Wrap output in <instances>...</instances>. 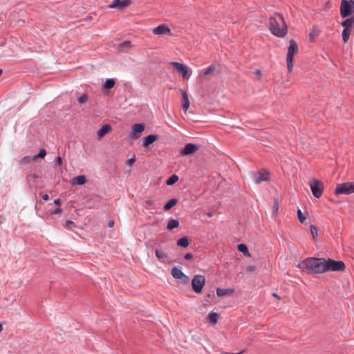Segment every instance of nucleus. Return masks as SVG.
Returning <instances> with one entry per match:
<instances>
[{
  "label": "nucleus",
  "mask_w": 354,
  "mask_h": 354,
  "mask_svg": "<svg viewBox=\"0 0 354 354\" xmlns=\"http://www.w3.org/2000/svg\"><path fill=\"white\" fill-rule=\"evenodd\" d=\"M183 97V109L185 112L187 111L189 107V101L188 98V95L185 91H183L182 93Z\"/></svg>",
  "instance_id": "20"
},
{
  "label": "nucleus",
  "mask_w": 354,
  "mask_h": 354,
  "mask_svg": "<svg viewBox=\"0 0 354 354\" xmlns=\"http://www.w3.org/2000/svg\"><path fill=\"white\" fill-rule=\"evenodd\" d=\"M205 283V279L204 276L201 274L195 275L192 280V286L193 290L196 293H201L203 290Z\"/></svg>",
  "instance_id": "7"
},
{
  "label": "nucleus",
  "mask_w": 354,
  "mask_h": 354,
  "mask_svg": "<svg viewBox=\"0 0 354 354\" xmlns=\"http://www.w3.org/2000/svg\"><path fill=\"white\" fill-rule=\"evenodd\" d=\"M75 225L74 222H73L72 221H67L66 222L65 227L71 230V229H72V227L75 226Z\"/></svg>",
  "instance_id": "39"
},
{
  "label": "nucleus",
  "mask_w": 354,
  "mask_h": 354,
  "mask_svg": "<svg viewBox=\"0 0 354 354\" xmlns=\"http://www.w3.org/2000/svg\"><path fill=\"white\" fill-rule=\"evenodd\" d=\"M193 254L192 253H187L185 254V255L184 256V258L186 259V260H191L193 259Z\"/></svg>",
  "instance_id": "41"
},
{
  "label": "nucleus",
  "mask_w": 354,
  "mask_h": 354,
  "mask_svg": "<svg viewBox=\"0 0 354 354\" xmlns=\"http://www.w3.org/2000/svg\"><path fill=\"white\" fill-rule=\"evenodd\" d=\"M341 26L343 28H352L354 26V17L346 19L341 23Z\"/></svg>",
  "instance_id": "21"
},
{
  "label": "nucleus",
  "mask_w": 354,
  "mask_h": 354,
  "mask_svg": "<svg viewBox=\"0 0 354 354\" xmlns=\"http://www.w3.org/2000/svg\"><path fill=\"white\" fill-rule=\"evenodd\" d=\"M354 13V1L342 0L340 4V15L342 17H348Z\"/></svg>",
  "instance_id": "4"
},
{
  "label": "nucleus",
  "mask_w": 354,
  "mask_h": 354,
  "mask_svg": "<svg viewBox=\"0 0 354 354\" xmlns=\"http://www.w3.org/2000/svg\"><path fill=\"white\" fill-rule=\"evenodd\" d=\"M299 267L310 274H322L329 271H343L346 268L342 261L316 257L306 258L300 262Z\"/></svg>",
  "instance_id": "1"
},
{
  "label": "nucleus",
  "mask_w": 354,
  "mask_h": 354,
  "mask_svg": "<svg viewBox=\"0 0 354 354\" xmlns=\"http://www.w3.org/2000/svg\"><path fill=\"white\" fill-rule=\"evenodd\" d=\"M171 64L175 71L182 74L184 79L187 80L189 77V70L185 65L176 62H173Z\"/></svg>",
  "instance_id": "10"
},
{
  "label": "nucleus",
  "mask_w": 354,
  "mask_h": 354,
  "mask_svg": "<svg viewBox=\"0 0 354 354\" xmlns=\"http://www.w3.org/2000/svg\"><path fill=\"white\" fill-rule=\"evenodd\" d=\"M35 160V156H24L21 160V162L24 164H28L32 161Z\"/></svg>",
  "instance_id": "33"
},
{
  "label": "nucleus",
  "mask_w": 354,
  "mask_h": 354,
  "mask_svg": "<svg viewBox=\"0 0 354 354\" xmlns=\"http://www.w3.org/2000/svg\"><path fill=\"white\" fill-rule=\"evenodd\" d=\"M207 216L209 217H211L212 216V214L211 212L207 213Z\"/></svg>",
  "instance_id": "53"
},
{
  "label": "nucleus",
  "mask_w": 354,
  "mask_h": 354,
  "mask_svg": "<svg viewBox=\"0 0 354 354\" xmlns=\"http://www.w3.org/2000/svg\"><path fill=\"white\" fill-rule=\"evenodd\" d=\"M131 46V41H125L120 44L118 49L120 52H124L127 48H129Z\"/></svg>",
  "instance_id": "29"
},
{
  "label": "nucleus",
  "mask_w": 354,
  "mask_h": 354,
  "mask_svg": "<svg viewBox=\"0 0 354 354\" xmlns=\"http://www.w3.org/2000/svg\"><path fill=\"white\" fill-rule=\"evenodd\" d=\"M152 32L156 35H170L171 30L167 26L161 24L153 28Z\"/></svg>",
  "instance_id": "12"
},
{
  "label": "nucleus",
  "mask_w": 354,
  "mask_h": 354,
  "mask_svg": "<svg viewBox=\"0 0 354 354\" xmlns=\"http://www.w3.org/2000/svg\"><path fill=\"white\" fill-rule=\"evenodd\" d=\"M209 320L213 324H216L218 321V315L216 313H209L208 315Z\"/></svg>",
  "instance_id": "32"
},
{
  "label": "nucleus",
  "mask_w": 354,
  "mask_h": 354,
  "mask_svg": "<svg viewBox=\"0 0 354 354\" xmlns=\"http://www.w3.org/2000/svg\"><path fill=\"white\" fill-rule=\"evenodd\" d=\"M87 100H88V95H87V94H83L82 96H80V97L78 98V102H79L80 104H84V103H85Z\"/></svg>",
  "instance_id": "38"
},
{
  "label": "nucleus",
  "mask_w": 354,
  "mask_h": 354,
  "mask_svg": "<svg viewBox=\"0 0 354 354\" xmlns=\"http://www.w3.org/2000/svg\"><path fill=\"white\" fill-rule=\"evenodd\" d=\"M129 5L128 0H114L113 2L109 5V8H115L117 7H125Z\"/></svg>",
  "instance_id": "17"
},
{
  "label": "nucleus",
  "mask_w": 354,
  "mask_h": 354,
  "mask_svg": "<svg viewBox=\"0 0 354 354\" xmlns=\"http://www.w3.org/2000/svg\"><path fill=\"white\" fill-rule=\"evenodd\" d=\"M28 179H30V178H39V176L36 174H28V176H27Z\"/></svg>",
  "instance_id": "44"
},
{
  "label": "nucleus",
  "mask_w": 354,
  "mask_h": 354,
  "mask_svg": "<svg viewBox=\"0 0 354 354\" xmlns=\"http://www.w3.org/2000/svg\"><path fill=\"white\" fill-rule=\"evenodd\" d=\"M156 257L158 259V260L162 263H166L168 261V256L163 251L160 250H156L155 252Z\"/></svg>",
  "instance_id": "18"
},
{
  "label": "nucleus",
  "mask_w": 354,
  "mask_h": 354,
  "mask_svg": "<svg viewBox=\"0 0 354 354\" xmlns=\"http://www.w3.org/2000/svg\"><path fill=\"white\" fill-rule=\"evenodd\" d=\"M171 274L175 279H182L184 277L186 281L188 279V277L182 272V270L176 267L172 268Z\"/></svg>",
  "instance_id": "15"
},
{
  "label": "nucleus",
  "mask_w": 354,
  "mask_h": 354,
  "mask_svg": "<svg viewBox=\"0 0 354 354\" xmlns=\"http://www.w3.org/2000/svg\"><path fill=\"white\" fill-rule=\"evenodd\" d=\"M256 74L258 75V76H260L261 75V71L259 70H256Z\"/></svg>",
  "instance_id": "51"
},
{
  "label": "nucleus",
  "mask_w": 354,
  "mask_h": 354,
  "mask_svg": "<svg viewBox=\"0 0 354 354\" xmlns=\"http://www.w3.org/2000/svg\"><path fill=\"white\" fill-rule=\"evenodd\" d=\"M354 193V183L348 182L342 183L336 187L335 194H349Z\"/></svg>",
  "instance_id": "6"
},
{
  "label": "nucleus",
  "mask_w": 354,
  "mask_h": 354,
  "mask_svg": "<svg viewBox=\"0 0 354 354\" xmlns=\"http://www.w3.org/2000/svg\"><path fill=\"white\" fill-rule=\"evenodd\" d=\"M269 28L272 34L277 37H284L288 32L283 17L279 13L270 17Z\"/></svg>",
  "instance_id": "2"
},
{
  "label": "nucleus",
  "mask_w": 354,
  "mask_h": 354,
  "mask_svg": "<svg viewBox=\"0 0 354 354\" xmlns=\"http://www.w3.org/2000/svg\"><path fill=\"white\" fill-rule=\"evenodd\" d=\"M309 185L313 196L317 198H320L324 190L323 183L319 180L313 178L309 182Z\"/></svg>",
  "instance_id": "5"
},
{
  "label": "nucleus",
  "mask_w": 354,
  "mask_h": 354,
  "mask_svg": "<svg viewBox=\"0 0 354 354\" xmlns=\"http://www.w3.org/2000/svg\"><path fill=\"white\" fill-rule=\"evenodd\" d=\"M176 243L178 246L187 248L189 245V241L187 236H184L178 239Z\"/></svg>",
  "instance_id": "22"
},
{
  "label": "nucleus",
  "mask_w": 354,
  "mask_h": 354,
  "mask_svg": "<svg viewBox=\"0 0 354 354\" xmlns=\"http://www.w3.org/2000/svg\"><path fill=\"white\" fill-rule=\"evenodd\" d=\"M270 174L266 169H262L257 173H252V178L253 181L256 184H260L264 181H267L269 180Z\"/></svg>",
  "instance_id": "9"
},
{
  "label": "nucleus",
  "mask_w": 354,
  "mask_h": 354,
  "mask_svg": "<svg viewBox=\"0 0 354 354\" xmlns=\"http://www.w3.org/2000/svg\"><path fill=\"white\" fill-rule=\"evenodd\" d=\"M42 198L44 201H48L49 199V196L48 194H46L43 195Z\"/></svg>",
  "instance_id": "48"
},
{
  "label": "nucleus",
  "mask_w": 354,
  "mask_h": 354,
  "mask_svg": "<svg viewBox=\"0 0 354 354\" xmlns=\"http://www.w3.org/2000/svg\"><path fill=\"white\" fill-rule=\"evenodd\" d=\"M255 269V267L253 266H250L248 267V270L249 271H253Z\"/></svg>",
  "instance_id": "50"
},
{
  "label": "nucleus",
  "mask_w": 354,
  "mask_h": 354,
  "mask_svg": "<svg viewBox=\"0 0 354 354\" xmlns=\"http://www.w3.org/2000/svg\"><path fill=\"white\" fill-rule=\"evenodd\" d=\"M272 296H273V297H278V295H277L276 293H273V294H272Z\"/></svg>",
  "instance_id": "54"
},
{
  "label": "nucleus",
  "mask_w": 354,
  "mask_h": 354,
  "mask_svg": "<svg viewBox=\"0 0 354 354\" xmlns=\"http://www.w3.org/2000/svg\"><path fill=\"white\" fill-rule=\"evenodd\" d=\"M198 146L196 145L188 143L181 150L180 153L183 156L194 154L198 150Z\"/></svg>",
  "instance_id": "11"
},
{
  "label": "nucleus",
  "mask_w": 354,
  "mask_h": 354,
  "mask_svg": "<svg viewBox=\"0 0 354 354\" xmlns=\"http://www.w3.org/2000/svg\"><path fill=\"white\" fill-rule=\"evenodd\" d=\"M136 162V158L133 157L127 160L126 164L127 166H131Z\"/></svg>",
  "instance_id": "40"
},
{
  "label": "nucleus",
  "mask_w": 354,
  "mask_h": 354,
  "mask_svg": "<svg viewBox=\"0 0 354 354\" xmlns=\"http://www.w3.org/2000/svg\"><path fill=\"white\" fill-rule=\"evenodd\" d=\"M115 85V80L113 78L107 79L103 84L104 89L112 88Z\"/></svg>",
  "instance_id": "27"
},
{
  "label": "nucleus",
  "mask_w": 354,
  "mask_h": 354,
  "mask_svg": "<svg viewBox=\"0 0 354 354\" xmlns=\"http://www.w3.org/2000/svg\"><path fill=\"white\" fill-rule=\"evenodd\" d=\"M113 225H114V221H113V220L109 221L108 223V226L109 227H112Z\"/></svg>",
  "instance_id": "47"
},
{
  "label": "nucleus",
  "mask_w": 354,
  "mask_h": 354,
  "mask_svg": "<svg viewBox=\"0 0 354 354\" xmlns=\"http://www.w3.org/2000/svg\"><path fill=\"white\" fill-rule=\"evenodd\" d=\"M62 212V209L59 207L56 208L55 210L53 211V214H60Z\"/></svg>",
  "instance_id": "43"
},
{
  "label": "nucleus",
  "mask_w": 354,
  "mask_h": 354,
  "mask_svg": "<svg viewBox=\"0 0 354 354\" xmlns=\"http://www.w3.org/2000/svg\"><path fill=\"white\" fill-rule=\"evenodd\" d=\"M238 250H239V252L243 253V254L245 256H247V257H250V254L248 252V247H247V245L245 244L241 243V244L238 245Z\"/></svg>",
  "instance_id": "26"
},
{
  "label": "nucleus",
  "mask_w": 354,
  "mask_h": 354,
  "mask_svg": "<svg viewBox=\"0 0 354 354\" xmlns=\"http://www.w3.org/2000/svg\"><path fill=\"white\" fill-rule=\"evenodd\" d=\"M46 155V151L44 149L40 150L39 153L37 155H35V160L39 158H44Z\"/></svg>",
  "instance_id": "36"
},
{
  "label": "nucleus",
  "mask_w": 354,
  "mask_h": 354,
  "mask_svg": "<svg viewBox=\"0 0 354 354\" xmlns=\"http://www.w3.org/2000/svg\"><path fill=\"white\" fill-rule=\"evenodd\" d=\"M310 233H311L312 236L315 239V236H317V227L315 226H314V225H311L310 227Z\"/></svg>",
  "instance_id": "37"
},
{
  "label": "nucleus",
  "mask_w": 354,
  "mask_h": 354,
  "mask_svg": "<svg viewBox=\"0 0 354 354\" xmlns=\"http://www.w3.org/2000/svg\"><path fill=\"white\" fill-rule=\"evenodd\" d=\"M145 203H146L147 205H148V206H151V205H153V203H154L153 201L150 200V199L147 200V201H145Z\"/></svg>",
  "instance_id": "46"
},
{
  "label": "nucleus",
  "mask_w": 354,
  "mask_h": 354,
  "mask_svg": "<svg viewBox=\"0 0 354 354\" xmlns=\"http://www.w3.org/2000/svg\"><path fill=\"white\" fill-rule=\"evenodd\" d=\"M179 226V221L176 219H171L168 221L167 225V229L171 230Z\"/></svg>",
  "instance_id": "23"
},
{
  "label": "nucleus",
  "mask_w": 354,
  "mask_h": 354,
  "mask_svg": "<svg viewBox=\"0 0 354 354\" xmlns=\"http://www.w3.org/2000/svg\"><path fill=\"white\" fill-rule=\"evenodd\" d=\"M178 179L179 178L177 175L173 174L167 180L166 184L167 185H173L178 180Z\"/></svg>",
  "instance_id": "30"
},
{
  "label": "nucleus",
  "mask_w": 354,
  "mask_h": 354,
  "mask_svg": "<svg viewBox=\"0 0 354 354\" xmlns=\"http://www.w3.org/2000/svg\"><path fill=\"white\" fill-rule=\"evenodd\" d=\"M54 203H55V205H59L61 204V200H60V199H59V198H58V199H56V200H55V201H54Z\"/></svg>",
  "instance_id": "49"
},
{
  "label": "nucleus",
  "mask_w": 354,
  "mask_h": 354,
  "mask_svg": "<svg viewBox=\"0 0 354 354\" xmlns=\"http://www.w3.org/2000/svg\"><path fill=\"white\" fill-rule=\"evenodd\" d=\"M279 201L277 198H275L274 201L273 205H272V214L274 216H277V212L279 210Z\"/></svg>",
  "instance_id": "31"
},
{
  "label": "nucleus",
  "mask_w": 354,
  "mask_h": 354,
  "mask_svg": "<svg viewBox=\"0 0 354 354\" xmlns=\"http://www.w3.org/2000/svg\"><path fill=\"white\" fill-rule=\"evenodd\" d=\"M86 182V176L84 175H80L73 178L72 184L73 185H82L85 184Z\"/></svg>",
  "instance_id": "19"
},
{
  "label": "nucleus",
  "mask_w": 354,
  "mask_h": 354,
  "mask_svg": "<svg viewBox=\"0 0 354 354\" xmlns=\"http://www.w3.org/2000/svg\"><path fill=\"white\" fill-rule=\"evenodd\" d=\"M111 131V127L109 124H104L101 129H100L97 132V138L98 139H101L103 138L106 133H109Z\"/></svg>",
  "instance_id": "14"
},
{
  "label": "nucleus",
  "mask_w": 354,
  "mask_h": 354,
  "mask_svg": "<svg viewBox=\"0 0 354 354\" xmlns=\"http://www.w3.org/2000/svg\"><path fill=\"white\" fill-rule=\"evenodd\" d=\"M297 216H298V219L300 221V223H304V221H306V216H304L303 215L300 209H298V210H297Z\"/></svg>",
  "instance_id": "35"
},
{
  "label": "nucleus",
  "mask_w": 354,
  "mask_h": 354,
  "mask_svg": "<svg viewBox=\"0 0 354 354\" xmlns=\"http://www.w3.org/2000/svg\"><path fill=\"white\" fill-rule=\"evenodd\" d=\"M351 33V28H344L342 33V39L344 42H347Z\"/></svg>",
  "instance_id": "24"
},
{
  "label": "nucleus",
  "mask_w": 354,
  "mask_h": 354,
  "mask_svg": "<svg viewBox=\"0 0 354 354\" xmlns=\"http://www.w3.org/2000/svg\"><path fill=\"white\" fill-rule=\"evenodd\" d=\"M178 202V200L176 198L170 199L165 205L164 209L166 211L169 210L171 207H173Z\"/></svg>",
  "instance_id": "28"
},
{
  "label": "nucleus",
  "mask_w": 354,
  "mask_h": 354,
  "mask_svg": "<svg viewBox=\"0 0 354 354\" xmlns=\"http://www.w3.org/2000/svg\"><path fill=\"white\" fill-rule=\"evenodd\" d=\"M351 33V28H344L342 33V39L344 42H347Z\"/></svg>",
  "instance_id": "25"
},
{
  "label": "nucleus",
  "mask_w": 354,
  "mask_h": 354,
  "mask_svg": "<svg viewBox=\"0 0 354 354\" xmlns=\"http://www.w3.org/2000/svg\"><path fill=\"white\" fill-rule=\"evenodd\" d=\"M55 164H56L57 165H61L62 164V158L60 156H58V157L56 158Z\"/></svg>",
  "instance_id": "42"
},
{
  "label": "nucleus",
  "mask_w": 354,
  "mask_h": 354,
  "mask_svg": "<svg viewBox=\"0 0 354 354\" xmlns=\"http://www.w3.org/2000/svg\"><path fill=\"white\" fill-rule=\"evenodd\" d=\"M234 292V290L231 288H221L216 289V295L218 297H223L226 295H231Z\"/></svg>",
  "instance_id": "16"
},
{
  "label": "nucleus",
  "mask_w": 354,
  "mask_h": 354,
  "mask_svg": "<svg viewBox=\"0 0 354 354\" xmlns=\"http://www.w3.org/2000/svg\"><path fill=\"white\" fill-rule=\"evenodd\" d=\"M145 125L143 123L134 124L131 127L129 138L132 140H137L140 138L145 131Z\"/></svg>",
  "instance_id": "8"
},
{
  "label": "nucleus",
  "mask_w": 354,
  "mask_h": 354,
  "mask_svg": "<svg viewBox=\"0 0 354 354\" xmlns=\"http://www.w3.org/2000/svg\"><path fill=\"white\" fill-rule=\"evenodd\" d=\"M2 330H3V326L1 324H0V333H1Z\"/></svg>",
  "instance_id": "52"
},
{
  "label": "nucleus",
  "mask_w": 354,
  "mask_h": 354,
  "mask_svg": "<svg viewBox=\"0 0 354 354\" xmlns=\"http://www.w3.org/2000/svg\"><path fill=\"white\" fill-rule=\"evenodd\" d=\"M245 350H242L239 353H227V352H222L221 354H242L243 353Z\"/></svg>",
  "instance_id": "45"
},
{
  "label": "nucleus",
  "mask_w": 354,
  "mask_h": 354,
  "mask_svg": "<svg viewBox=\"0 0 354 354\" xmlns=\"http://www.w3.org/2000/svg\"><path fill=\"white\" fill-rule=\"evenodd\" d=\"M216 70V68L213 65H210L209 67L206 68V70L204 71V75H209L212 74L213 72H214Z\"/></svg>",
  "instance_id": "34"
},
{
  "label": "nucleus",
  "mask_w": 354,
  "mask_h": 354,
  "mask_svg": "<svg viewBox=\"0 0 354 354\" xmlns=\"http://www.w3.org/2000/svg\"><path fill=\"white\" fill-rule=\"evenodd\" d=\"M158 138V135L151 134L142 139V146L145 148H148L150 145L153 144Z\"/></svg>",
  "instance_id": "13"
},
{
  "label": "nucleus",
  "mask_w": 354,
  "mask_h": 354,
  "mask_svg": "<svg viewBox=\"0 0 354 354\" xmlns=\"http://www.w3.org/2000/svg\"><path fill=\"white\" fill-rule=\"evenodd\" d=\"M298 46L295 40L291 39L290 41V46L288 48V53L286 55L287 68L289 72H291L293 68V56L297 53Z\"/></svg>",
  "instance_id": "3"
}]
</instances>
